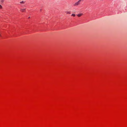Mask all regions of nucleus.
Here are the masks:
<instances>
[{"label": "nucleus", "mask_w": 127, "mask_h": 127, "mask_svg": "<svg viewBox=\"0 0 127 127\" xmlns=\"http://www.w3.org/2000/svg\"><path fill=\"white\" fill-rule=\"evenodd\" d=\"M83 15V14L82 13H80V14H78L77 15L79 17H80L82 15Z\"/></svg>", "instance_id": "obj_2"}, {"label": "nucleus", "mask_w": 127, "mask_h": 127, "mask_svg": "<svg viewBox=\"0 0 127 127\" xmlns=\"http://www.w3.org/2000/svg\"><path fill=\"white\" fill-rule=\"evenodd\" d=\"M72 16H73L74 17H75V15L74 14H72L71 15Z\"/></svg>", "instance_id": "obj_5"}, {"label": "nucleus", "mask_w": 127, "mask_h": 127, "mask_svg": "<svg viewBox=\"0 0 127 127\" xmlns=\"http://www.w3.org/2000/svg\"><path fill=\"white\" fill-rule=\"evenodd\" d=\"M24 2H24V1H22L21 2H20V3H24Z\"/></svg>", "instance_id": "obj_6"}, {"label": "nucleus", "mask_w": 127, "mask_h": 127, "mask_svg": "<svg viewBox=\"0 0 127 127\" xmlns=\"http://www.w3.org/2000/svg\"><path fill=\"white\" fill-rule=\"evenodd\" d=\"M25 9H21V11L22 12H24L25 11Z\"/></svg>", "instance_id": "obj_3"}, {"label": "nucleus", "mask_w": 127, "mask_h": 127, "mask_svg": "<svg viewBox=\"0 0 127 127\" xmlns=\"http://www.w3.org/2000/svg\"><path fill=\"white\" fill-rule=\"evenodd\" d=\"M2 8V6L0 5V9H1Z\"/></svg>", "instance_id": "obj_8"}, {"label": "nucleus", "mask_w": 127, "mask_h": 127, "mask_svg": "<svg viewBox=\"0 0 127 127\" xmlns=\"http://www.w3.org/2000/svg\"><path fill=\"white\" fill-rule=\"evenodd\" d=\"M71 13L70 12H66L67 14H70Z\"/></svg>", "instance_id": "obj_4"}, {"label": "nucleus", "mask_w": 127, "mask_h": 127, "mask_svg": "<svg viewBox=\"0 0 127 127\" xmlns=\"http://www.w3.org/2000/svg\"><path fill=\"white\" fill-rule=\"evenodd\" d=\"M83 0H79L78 2L74 4H73V6H75L79 5L80 4L81 1H83Z\"/></svg>", "instance_id": "obj_1"}, {"label": "nucleus", "mask_w": 127, "mask_h": 127, "mask_svg": "<svg viewBox=\"0 0 127 127\" xmlns=\"http://www.w3.org/2000/svg\"><path fill=\"white\" fill-rule=\"evenodd\" d=\"M4 0H1V3H3L4 1Z\"/></svg>", "instance_id": "obj_7"}]
</instances>
